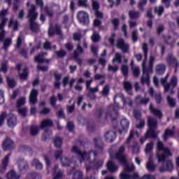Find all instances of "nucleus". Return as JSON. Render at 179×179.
<instances>
[{
  "label": "nucleus",
  "instance_id": "e2e57ef3",
  "mask_svg": "<svg viewBox=\"0 0 179 179\" xmlns=\"http://www.w3.org/2000/svg\"><path fill=\"white\" fill-rule=\"evenodd\" d=\"M78 6H83V8L87 7V0H78Z\"/></svg>",
  "mask_w": 179,
  "mask_h": 179
},
{
  "label": "nucleus",
  "instance_id": "9b49d317",
  "mask_svg": "<svg viewBox=\"0 0 179 179\" xmlns=\"http://www.w3.org/2000/svg\"><path fill=\"white\" fill-rule=\"evenodd\" d=\"M124 152H125V145H121L114 157V159H118L120 164H127V158L124 156Z\"/></svg>",
  "mask_w": 179,
  "mask_h": 179
},
{
  "label": "nucleus",
  "instance_id": "dca6fc26",
  "mask_svg": "<svg viewBox=\"0 0 179 179\" xmlns=\"http://www.w3.org/2000/svg\"><path fill=\"white\" fill-rule=\"evenodd\" d=\"M2 148L6 152L7 150H10V149H13V148H15L13 141H12V139L9 138H6V140L3 143Z\"/></svg>",
  "mask_w": 179,
  "mask_h": 179
},
{
  "label": "nucleus",
  "instance_id": "a211bd4d",
  "mask_svg": "<svg viewBox=\"0 0 179 179\" xmlns=\"http://www.w3.org/2000/svg\"><path fill=\"white\" fill-rule=\"evenodd\" d=\"M83 52V49L80 47V44H78L77 46V50L74 51L73 57L75 58L76 61H77V64L78 65H82V59L79 58V55Z\"/></svg>",
  "mask_w": 179,
  "mask_h": 179
},
{
  "label": "nucleus",
  "instance_id": "864d4df0",
  "mask_svg": "<svg viewBox=\"0 0 179 179\" xmlns=\"http://www.w3.org/2000/svg\"><path fill=\"white\" fill-rule=\"evenodd\" d=\"M121 71L123 76H124V78H128V66L123 65L121 67Z\"/></svg>",
  "mask_w": 179,
  "mask_h": 179
},
{
  "label": "nucleus",
  "instance_id": "ddd939ff",
  "mask_svg": "<svg viewBox=\"0 0 179 179\" xmlns=\"http://www.w3.org/2000/svg\"><path fill=\"white\" fill-rule=\"evenodd\" d=\"M17 164L20 173H26V171H27V169H29V163H27V161H24L23 159H20L17 160Z\"/></svg>",
  "mask_w": 179,
  "mask_h": 179
},
{
  "label": "nucleus",
  "instance_id": "69168bd1",
  "mask_svg": "<svg viewBox=\"0 0 179 179\" xmlns=\"http://www.w3.org/2000/svg\"><path fill=\"white\" fill-rule=\"evenodd\" d=\"M146 3H148V0H141L139 3L138 7L139 8V9H141V10H143V6H145L146 5Z\"/></svg>",
  "mask_w": 179,
  "mask_h": 179
},
{
  "label": "nucleus",
  "instance_id": "5fc2aeb1",
  "mask_svg": "<svg viewBox=\"0 0 179 179\" xmlns=\"http://www.w3.org/2000/svg\"><path fill=\"white\" fill-rule=\"evenodd\" d=\"M6 117H8L6 112H3L0 115V127H2V125H3V122H5V118H6Z\"/></svg>",
  "mask_w": 179,
  "mask_h": 179
},
{
  "label": "nucleus",
  "instance_id": "5701e85b",
  "mask_svg": "<svg viewBox=\"0 0 179 179\" xmlns=\"http://www.w3.org/2000/svg\"><path fill=\"white\" fill-rule=\"evenodd\" d=\"M38 94V91L37 90H32L31 91L30 95H29V102L30 104L32 106H34L36 103H37V96Z\"/></svg>",
  "mask_w": 179,
  "mask_h": 179
},
{
  "label": "nucleus",
  "instance_id": "423d86ee",
  "mask_svg": "<svg viewBox=\"0 0 179 179\" xmlns=\"http://www.w3.org/2000/svg\"><path fill=\"white\" fill-rule=\"evenodd\" d=\"M96 115L98 118H101V120H106L109 117L110 120H114L117 118V113L115 109L113 108V106H110L107 113L101 109H98L96 111Z\"/></svg>",
  "mask_w": 179,
  "mask_h": 179
},
{
  "label": "nucleus",
  "instance_id": "e433bc0d",
  "mask_svg": "<svg viewBox=\"0 0 179 179\" xmlns=\"http://www.w3.org/2000/svg\"><path fill=\"white\" fill-rule=\"evenodd\" d=\"M173 135H174L173 129H166L164 134V141H167L169 138H171V136H173Z\"/></svg>",
  "mask_w": 179,
  "mask_h": 179
},
{
  "label": "nucleus",
  "instance_id": "aec40b11",
  "mask_svg": "<svg viewBox=\"0 0 179 179\" xmlns=\"http://www.w3.org/2000/svg\"><path fill=\"white\" fill-rule=\"evenodd\" d=\"M165 165H166L165 166L159 167L160 173H164L166 171H172V170L174 169V166H173V163L170 160L166 161Z\"/></svg>",
  "mask_w": 179,
  "mask_h": 179
},
{
  "label": "nucleus",
  "instance_id": "4d7b16f0",
  "mask_svg": "<svg viewBox=\"0 0 179 179\" xmlns=\"http://www.w3.org/2000/svg\"><path fill=\"white\" fill-rule=\"evenodd\" d=\"M94 142L95 143V147L96 148H101V138L98 137V138H94Z\"/></svg>",
  "mask_w": 179,
  "mask_h": 179
},
{
  "label": "nucleus",
  "instance_id": "09e8293b",
  "mask_svg": "<svg viewBox=\"0 0 179 179\" xmlns=\"http://www.w3.org/2000/svg\"><path fill=\"white\" fill-rule=\"evenodd\" d=\"M152 150H153V142H150L146 145L145 152L152 153Z\"/></svg>",
  "mask_w": 179,
  "mask_h": 179
},
{
  "label": "nucleus",
  "instance_id": "c85d7f7f",
  "mask_svg": "<svg viewBox=\"0 0 179 179\" xmlns=\"http://www.w3.org/2000/svg\"><path fill=\"white\" fill-rule=\"evenodd\" d=\"M120 124L123 130H120V134H122L124 131H126L127 132V131H128V129L129 128V121H128V120L127 119H122Z\"/></svg>",
  "mask_w": 179,
  "mask_h": 179
},
{
  "label": "nucleus",
  "instance_id": "de8ad7c7",
  "mask_svg": "<svg viewBox=\"0 0 179 179\" xmlns=\"http://www.w3.org/2000/svg\"><path fill=\"white\" fill-rule=\"evenodd\" d=\"M123 87L126 92H131V90L132 89V84L128 81H124L123 83Z\"/></svg>",
  "mask_w": 179,
  "mask_h": 179
},
{
  "label": "nucleus",
  "instance_id": "9d476101",
  "mask_svg": "<svg viewBox=\"0 0 179 179\" xmlns=\"http://www.w3.org/2000/svg\"><path fill=\"white\" fill-rule=\"evenodd\" d=\"M24 103H26V98H20L17 101V111L21 115V117H26L27 115V108H22V106H24Z\"/></svg>",
  "mask_w": 179,
  "mask_h": 179
},
{
  "label": "nucleus",
  "instance_id": "6e6552de",
  "mask_svg": "<svg viewBox=\"0 0 179 179\" xmlns=\"http://www.w3.org/2000/svg\"><path fill=\"white\" fill-rule=\"evenodd\" d=\"M135 170V165L131 164L130 165L126 164L124 167L123 173H120V179H139V175L138 173H134L133 176L127 174L125 173H129Z\"/></svg>",
  "mask_w": 179,
  "mask_h": 179
},
{
  "label": "nucleus",
  "instance_id": "ea45409f",
  "mask_svg": "<svg viewBox=\"0 0 179 179\" xmlns=\"http://www.w3.org/2000/svg\"><path fill=\"white\" fill-rule=\"evenodd\" d=\"M166 71V66L164 64H158L157 66V75H163Z\"/></svg>",
  "mask_w": 179,
  "mask_h": 179
},
{
  "label": "nucleus",
  "instance_id": "3c124183",
  "mask_svg": "<svg viewBox=\"0 0 179 179\" xmlns=\"http://www.w3.org/2000/svg\"><path fill=\"white\" fill-rule=\"evenodd\" d=\"M29 75V70L27 69H24L22 70V73L20 74V79L24 80L27 79V76Z\"/></svg>",
  "mask_w": 179,
  "mask_h": 179
},
{
  "label": "nucleus",
  "instance_id": "49530a36",
  "mask_svg": "<svg viewBox=\"0 0 179 179\" xmlns=\"http://www.w3.org/2000/svg\"><path fill=\"white\" fill-rule=\"evenodd\" d=\"M51 9H54V8H56V10H57V12H59V13H65V12H66V8H64L63 10V11H59V10L61 9V6H59V5L56 4L52 3L51 6H50Z\"/></svg>",
  "mask_w": 179,
  "mask_h": 179
},
{
  "label": "nucleus",
  "instance_id": "0eeeda50",
  "mask_svg": "<svg viewBox=\"0 0 179 179\" xmlns=\"http://www.w3.org/2000/svg\"><path fill=\"white\" fill-rule=\"evenodd\" d=\"M148 131L145 134V138H157V134L155 132V129L157 127V120L151 117H148Z\"/></svg>",
  "mask_w": 179,
  "mask_h": 179
},
{
  "label": "nucleus",
  "instance_id": "b1692460",
  "mask_svg": "<svg viewBox=\"0 0 179 179\" xmlns=\"http://www.w3.org/2000/svg\"><path fill=\"white\" fill-rule=\"evenodd\" d=\"M9 157H10V155H6L2 160L1 165L0 166L1 173H5V171H6V169H8V163H9Z\"/></svg>",
  "mask_w": 179,
  "mask_h": 179
},
{
  "label": "nucleus",
  "instance_id": "8fccbe9b",
  "mask_svg": "<svg viewBox=\"0 0 179 179\" xmlns=\"http://www.w3.org/2000/svg\"><path fill=\"white\" fill-rule=\"evenodd\" d=\"M122 56L120 53H116L115 58L113 59L112 62H117L118 64H121L122 62Z\"/></svg>",
  "mask_w": 179,
  "mask_h": 179
},
{
  "label": "nucleus",
  "instance_id": "4468645a",
  "mask_svg": "<svg viewBox=\"0 0 179 179\" xmlns=\"http://www.w3.org/2000/svg\"><path fill=\"white\" fill-rule=\"evenodd\" d=\"M78 19L83 24H87L89 23V15L83 10L78 12Z\"/></svg>",
  "mask_w": 179,
  "mask_h": 179
},
{
  "label": "nucleus",
  "instance_id": "680f3d73",
  "mask_svg": "<svg viewBox=\"0 0 179 179\" xmlns=\"http://www.w3.org/2000/svg\"><path fill=\"white\" fill-rule=\"evenodd\" d=\"M167 100L168 104H169L171 107H176V101L173 98L168 96Z\"/></svg>",
  "mask_w": 179,
  "mask_h": 179
},
{
  "label": "nucleus",
  "instance_id": "bb28decb",
  "mask_svg": "<svg viewBox=\"0 0 179 179\" xmlns=\"http://www.w3.org/2000/svg\"><path fill=\"white\" fill-rule=\"evenodd\" d=\"M92 82H93V80L92 79L86 81V89L88 92H90V93H97V92H99V86L92 88V87H90Z\"/></svg>",
  "mask_w": 179,
  "mask_h": 179
},
{
  "label": "nucleus",
  "instance_id": "37998d69",
  "mask_svg": "<svg viewBox=\"0 0 179 179\" xmlns=\"http://www.w3.org/2000/svg\"><path fill=\"white\" fill-rule=\"evenodd\" d=\"M7 85L9 87H15L16 86V81L13 78H10L9 77L7 78Z\"/></svg>",
  "mask_w": 179,
  "mask_h": 179
},
{
  "label": "nucleus",
  "instance_id": "79ce46f5",
  "mask_svg": "<svg viewBox=\"0 0 179 179\" xmlns=\"http://www.w3.org/2000/svg\"><path fill=\"white\" fill-rule=\"evenodd\" d=\"M40 131V127L38 126H31L30 129L31 135H33L34 136L37 135L38 132Z\"/></svg>",
  "mask_w": 179,
  "mask_h": 179
},
{
  "label": "nucleus",
  "instance_id": "13d9d810",
  "mask_svg": "<svg viewBox=\"0 0 179 179\" xmlns=\"http://www.w3.org/2000/svg\"><path fill=\"white\" fill-rule=\"evenodd\" d=\"M55 54L58 58H64L66 55V52L64 50L56 51Z\"/></svg>",
  "mask_w": 179,
  "mask_h": 179
},
{
  "label": "nucleus",
  "instance_id": "052dcab7",
  "mask_svg": "<svg viewBox=\"0 0 179 179\" xmlns=\"http://www.w3.org/2000/svg\"><path fill=\"white\" fill-rule=\"evenodd\" d=\"M132 41L135 43L138 41V30H134L131 33Z\"/></svg>",
  "mask_w": 179,
  "mask_h": 179
},
{
  "label": "nucleus",
  "instance_id": "6e6d98bb",
  "mask_svg": "<svg viewBox=\"0 0 179 179\" xmlns=\"http://www.w3.org/2000/svg\"><path fill=\"white\" fill-rule=\"evenodd\" d=\"M163 12H164V8H163V6L155 8V13H157L159 16H162V15H163Z\"/></svg>",
  "mask_w": 179,
  "mask_h": 179
},
{
  "label": "nucleus",
  "instance_id": "20e7f679",
  "mask_svg": "<svg viewBox=\"0 0 179 179\" xmlns=\"http://www.w3.org/2000/svg\"><path fill=\"white\" fill-rule=\"evenodd\" d=\"M167 79H169V74L166 75V78L161 79V83L163 85L165 92L171 90L170 93L173 94L174 93L173 89L178 85V78L176 76H172L169 83H167Z\"/></svg>",
  "mask_w": 179,
  "mask_h": 179
},
{
  "label": "nucleus",
  "instance_id": "4c0bfd02",
  "mask_svg": "<svg viewBox=\"0 0 179 179\" xmlns=\"http://www.w3.org/2000/svg\"><path fill=\"white\" fill-rule=\"evenodd\" d=\"M129 16L130 19H138V17H141V13L139 11L130 10Z\"/></svg>",
  "mask_w": 179,
  "mask_h": 179
},
{
  "label": "nucleus",
  "instance_id": "1a4fd4ad",
  "mask_svg": "<svg viewBox=\"0 0 179 179\" xmlns=\"http://www.w3.org/2000/svg\"><path fill=\"white\" fill-rule=\"evenodd\" d=\"M8 15V10L3 9V10L0 11V19H1V23H0V41H3V37H5V30L3 29L5 28V24H6L8 22V18L5 17Z\"/></svg>",
  "mask_w": 179,
  "mask_h": 179
},
{
  "label": "nucleus",
  "instance_id": "c756f323",
  "mask_svg": "<svg viewBox=\"0 0 179 179\" xmlns=\"http://www.w3.org/2000/svg\"><path fill=\"white\" fill-rule=\"evenodd\" d=\"M149 108L151 114H153V115H156V117H159V118H162L163 115L162 113V110H160L159 109L155 108V107H153L152 105H150Z\"/></svg>",
  "mask_w": 179,
  "mask_h": 179
},
{
  "label": "nucleus",
  "instance_id": "2eb2a0df",
  "mask_svg": "<svg viewBox=\"0 0 179 179\" xmlns=\"http://www.w3.org/2000/svg\"><path fill=\"white\" fill-rule=\"evenodd\" d=\"M117 48H120L122 52H128L129 51V45L127 43L124 39H118L117 43Z\"/></svg>",
  "mask_w": 179,
  "mask_h": 179
},
{
  "label": "nucleus",
  "instance_id": "6ab92c4d",
  "mask_svg": "<svg viewBox=\"0 0 179 179\" xmlns=\"http://www.w3.org/2000/svg\"><path fill=\"white\" fill-rule=\"evenodd\" d=\"M35 1L36 5L40 6L41 10H43L45 13H47L48 16H50V17H52V12L48 9V7H43L44 3L43 2V0H35Z\"/></svg>",
  "mask_w": 179,
  "mask_h": 179
},
{
  "label": "nucleus",
  "instance_id": "a18cd8bd",
  "mask_svg": "<svg viewBox=\"0 0 179 179\" xmlns=\"http://www.w3.org/2000/svg\"><path fill=\"white\" fill-rule=\"evenodd\" d=\"M101 93L102 96H103V97H107V96H108V94L110 93V87L108 85H106L103 88Z\"/></svg>",
  "mask_w": 179,
  "mask_h": 179
},
{
  "label": "nucleus",
  "instance_id": "7c9ffc66",
  "mask_svg": "<svg viewBox=\"0 0 179 179\" xmlns=\"http://www.w3.org/2000/svg\"><path fill=\"white\" fill-rule=\"evenodd\" d=\"M107 169L110 173H115L118 170V166L115 165L114 162L110 161L107 164Z\"/></svg>",
  "mask_w": 179,
  "mask_h": 179
},
{
  "label": "nucleus",
  "instance_id": "0e129e2a",
  "mask_svg": "<svg viewBox=\"0 0 179 179\" xmlns=\"http://www.w3.org/2000/svg\"><path fill=\"white\" fill-rule=\"evenodd\" d=\"M62 153H63L62 150L55 151L54 155L55 159H56V160H58V159H60L61 156H62Z\"/></svg>",
  "mask_w": 179,
  "mask_h": 179
},
{
  "label": "nucleus",
  "instance_id": "393cba45",
  "mask_svg": "<svg viewBox=\"0 0 179 179\" xmlns=\"http://www.w3.org/2000/svg\"><path fill=\"white\" fill-rule=\"evenodd\" d=\"M118 99L123 102V106H127V99H125V96H124L122 94H118L114 97L115 104L117 108H121V107H120V103L117 102V100Z\"/></svg>",
  "mask_w": 179,
  "mask_h": 179
},
{
  "label": "nucleus",
  "instance_id": "f257e3e1",
  "mask_svg": "<svg viewBox=\"0 0 179 179\" xmlns=\"http://www.w3.org/2000/svg\"><path fill=\"white\" fill-rule=\"evenodd\" d=\"M143 51L144 53L145 59L142 63L143 76L141 77L142 85H147L149 86L150 80L149 79V74L152 73L153 69V62H155V57L151 56L150 57L149 66L146 67V62L148 61V45L146 43L143 44Z\"/></svg>",
  "mask_w": 179,
  "mask_h": 179
},
{
  "label": "nucleus",
  "instance_id": "bf43d9fd",
  "mask_svg": "<svg viewBox=\"0 0 179 179\" xmlns=\"http://www.w3.org/2000/svg\"><path fill=\"white\" fill-rule=\"evenodd\" d=\"M131 71L134 78H138L139 76V67H132Z\"/></svg>",
  "mask_w": 179,
  "mask_h": 179
},
{
  "label": "nucleus",
  "instance_id": "774afa93",
  "mask_svg": "<svg viewBox=\"0 0 179 179\" xmlns=\"http://www.w3.org/2000/svg\"><path fill=\"white\" fill-rule=\"evenodd\" d=\"M141 179H156V178L155 177V176L146 174L144 175Z\"/></svg>",
  "mask_w": 179,
  "mask_h": 179
},
{
  "label": "nucleus",
  "instance_id": "603ef678",
  "mask_svg": "<svg viewBox=\"0 0 179 179\" xmlns=\"http://www.w3.org/2000/svg\"><path fill=\"white\" fill-rule=\"evenodd\" d=\"M83 178V173L79 171H76L72 177V179H82Z\"/></svg>",
  "mask_w": 179,
  "mask_h": 179
},
{
  "label": "nucleus",
  "instance_id": "a878e982",
  "mask_svg": "<svg viewBox=\"0 0 179 179\" xmlns=\"http://www.w3.org/2000/svg\"><path fill=\"white\" fill-rule=\"evenodd\" d=\"M8 27L9 29H12L14 31H17V30H19V22L11 18L8 22Z\"/></svg>",
  "mask_w": 179,
  "mask_h": 179
},
{
  "label": "nucleus",
  "instance_id": "a19ab883",
  "mask_svg": "<svg viewBox=\"0 0 179 179\" xmlns=\"http://www.w3.org/2000/svg\"><path fill=\"white\" fill-rule=\"evenodd\" d=\"M55 148H61L62 146V138L56 137L54 140Z\"/></svg>",
  "mask_w": 179,
  "mask_h": 179
},
{
  "label": "nucleus",
  "instance_id": "72a5a7b5",
  "mask_svg": "<svg viewBox=\"0 0 179 179\" xmlns=\"http://www.w3.org/2000/svg\"><path fill=\"white\" fill-rule=\"evenodd\" d=\"M6 177V179H20V176L16 174V172H15V171L13 170L8 171Z\"/></svg>",
  "mask_w": 179,
  "mask_h": 179
},
{
  "label": "nucleus",
  "instance_id": "412c9836",
  "mask_svg": "<svg viewBox=\"0 0 179 179\" xmlns=\"http://www.w3.org/2000/svg\"><path fill=\"white\" fill-rule=\"evenodd\" d=\"M53 179H60L64 176V172L58 169V165H55L52 169Z\"/></svg>",
  "mask_w": 179,
  "mask_h": 179
},
{
  "label": "nucleus",
  "instance_id": "4be33fe9",
  "mask_svg": "<svg viewBox=\"0 0 179 179\" xmlns=\"http://www.w3.org/2000/svg\"><path fill=\"white\" fill-rule=\"evenodd\" d=\"M145 167L148 171H155V170H156V165L153 163V155L151 154L150 155Z\"/></svg>",
  "mask_w": 179,
  "mask_h": 179
},
{
  "label": "nucleus",
  "instance_id": "2f4dec72",
  "mask_svg": "<svg viewBox=\"0 0 179 179\" xmlns=\"http://www.w3.org/2000/svg\"><path fill=\"white\" fill-rule=\"evenodd\" d=\"M61 163L62 166L63 167H69L71 164H72L73 162H72V159L68 158V157H64L63 158H61Z\"/></svg>",
  "mask_w": 179,
  "mask_h": 179
},
{
  "label": "nucleus",
  "instance_id": "7ed1b4c3",
  "mask_svg": "<svg viewBox=\"0 0 179 179\" xmlns=\"http://www.w3.org/2000/svg\"><path fill=\"white\" fill-rule=\"evenodd\" d=\"M171 156H173V154H171L170 150L164 148L163 143L159 141L157 144V159H158V163L164 162L167 157Z\"/></svg>",
  "mask_w": 179,
  "mask_h": 179
},
{
  "label": "nucleus",
  "instance_id": "c03bdc74",
  "mask_svg": "<svg viewBox=\"0 0 179 179\" xmlns=\"http://www.w3.org/2000/svg\"><path fill=\"white\" fill-rule=\"evenodd\" d=\"M10 44H12V38H6L3 41V50H8L9 48Z\"/></svg>",
  "mask_w": 179,
  "mask_h": 179
},
{
  "label": "nucleus",
  "instance_id": "473e14b6",
  "mask_svg": "<svg viewBox=\"0 0 179 179\" xmlns=\"http://www.w3.org/2000/svg\"><path fill=\"white\" fill-rule=\"evenodd\" d=\"M31 164L36 169V170H43V163H41L38 159H34Z\"/></svg>",
  "mask_w": 179,
  "mask_h": 179
},
{
  "label": "nucleus",
  "instance_id": "58836bf2",
  "mask_svg": "<svg viewBox=\"0 0 179 179\" xmlns=\"http://www.w3.org/2000/svg\"><path fill=\"white\" fill-rule=\"evenodd\" d=\"M50 62L49 60H44V53H41L38 56L35 57V62H38V64H43V62Z\"/></svg>",
  "mask_w": 179,
  "mask_h": 179
},
{
  "label": "nucleus",
  "instance_id": "f8f14e48",
  "mask_svg": "<svg viewBox=\"0 0 179 179\" xmlns=\"http://www.w3.org/2000/svg\"><path fill=\"white\" fill-rule=\"evenodd\" d=\"M166 62L169 66L175 68V73H177V68L179 66V62L177 61V58L173 55V54L169 53L167 58Z\"/></svg>",
  "mask_w": 179,
  "mask_h": 179
},
{
  "label": "nucleus",
  "instance_id": "338daca9",
  "mask_svg": "<svg viewBox=\"0 0 179 179\" xmlns=\"http://www.w3.org/2000/svg\"><path fill=\"white\" fill-rule=\"evenodd\" d=\"M50 136H51V131L50 130H46L43 135L44 141H47Z\"/></svg>",
  "mask_w": 179,
  "mask_h": 179
},
{
  "label": "nucleus",
  "instance_id": "f03ea898",
  "mask_svg": "<svg viewBox=\"0 0 179 179\" xmlns=\"http://www.w3.org/2000/svg\"><path fill=\"white\" fill-rule=\"evenodd\" d=\"M71 152L78 156L80 163L85 162V167L87 171H90V170H92V166H88L87 164H90V163H92L90 162V157H92V156L93 157H96V156H97L96 152H90V153H86L85 152H82L78 146H73L72 148Z\"/></svg>",
  "mask_w": 179,
  "mask_h": 179
},
{
  "label": "nucleus",
  "instance_id": "c9c22d12",
  "mask_svg": "<svg viewBox=\"0 0 179 179\" xmlns=\"http://www.w3.org/2000/svg\"><path fill=\"white\" fill-rule=\"evenodd\" d=\"M136 103L137 104H148L149 103V98L143 99L141 95L136 97Z\"/></svg>",
  "mask_w": 179,
  "mask_h": 179
},
{
  "label": "nucleus",
  "instance_id": "f3484780",
  "mask_svg": "<svg viewBox=\"0 0 179 179\" xmlns=\"http://www.w3.org/2000/svg\"><path fill=\"white\" fill-rule=\"evenodd\" d=\"M17 124V120L16 118V115L13 114H10L8 115L7 125L10 128H15L16 124Z\"/></svg>",
  "mask_w": 179,
  "mask_h": 179
},
{
  "label": "nucleus",
  "instance_id": "cd10ccee",
  "mask_svg": "<svg viewBox=\"0 0 179 179\" xmlns=\"http://www.w3.org/2000/svg\"><path fill=\"white\" fill-rule=\"evenodd\" d=\"M116 136L117 135L114 131H107L105 134L106 141L110 143L114 142V139H115Z\"/></svg>",
  "mask_w": 179,
  "mask_h": 179
},
{
  "label": "nucleus",
  "instance_id": "39448f33",
  "mask_svg": "<svg viewBox=\"0 0 179 179\" xmlns=\"http://www.w3.org/2000/svg\"><path fill=\"white\" fill-rule=\"evenodd\" d=\"M38 14L36 12V6H31V8L28 12V18L29 19L30 29L32 31H38L40 25L36 22Z\"/></svg>",
  "mask_w": 179,
  "mask_h": 179
},
{
  "label": "nucleus",
  "instance_id": "f704fd0d",
  "mask_svg": "<svg viewBox=\"0 0 179 179\" xmlns=\"http://www.w3.org/2000/svg\"><path fill=\"white\" fill-rule=\"evenodd\" d=\"M49 127H52V120H44L41 123V129L44 128H49Z\"/></svg>",
  "mask_w": 179,
  "mask_h": 179
}]
</instances>
